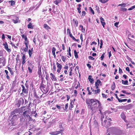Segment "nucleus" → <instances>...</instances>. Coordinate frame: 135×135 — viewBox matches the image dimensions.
<instances>
[{
    "instance_id": "f257e3e1",
    "label": "nucleus",
    "mask_w": 135,
    "mask_h": 135,
    "mask_svg": "<svg viewBox=\"0 0 135 135\" xmlns=\"http://www.w3.org/2000/svg\"><path fill=\"white\" fill-rule=\"evenodd\" d=\"M86 104L88 108L93 111L98 108L100 110L101 104L99 101L96 99H90L86 100Z\"/></svg>"
},
{
    "instance_id": "f03ea898",
    "label": "nucleus",
    "mask_w": 135,
    "mask_h": 135,
    "mask_svg": "<svg viewBox=\"0 0 135 135\" xmlns=\"http://www.w3.org/2000/svg\"><path fill=\"white\" fill-rule=\"evenodd\" d=\"M104 116H102V124L103 126H105V127H108L110 124L111 123L110 122L111 121V119L110 118H108L105 120H104L103 122V118H104Z\"/></svg>"
},
{
    "instance_id": "7ed1b4c3",
    "label": "nucleus",
    "mask_w": 135,
    "mask_h": 135,
    "mask_svg": "<svg viewBox=\"0 0 135 135\" xmlns=\"http://www.w3.org/2000/svg\"><path fill=\"white\" fill-rule=\"evenodd\" d=\"M18 118V116L16 115H14L11 121L12 125L15 126L16 124V121Z\"/></svg>"
},
{
    "instance_id": "20e7f679",
    "label": "nucleus",
    "mask_w": 135,
    "mask_h": 135,
    "mask_svg": "<svg viewBox=\"0 0 135 135\" xmlns=\"http://www.w3.org/2000/svg\"><path fill=\"white\" fill-rule=\"evenodd\" d=\"M112 130V132L114 134L120 135L121 134V131L117 129L114 127H113L111 129Z\"/></svg>"
},
{
    "instance_id": "39448f33",
    "label": "nucleus",
    "mask_w": 135,
    "mask_h": 135,
    "mask_svg": "<svg viewBox=\"0 0 135 135\" xmlns=\"http://www.w3.org/2000/svg\"><path fill=\"white\" fill-rule=\"evenodd\" d=\"M12 21L15 23H16L18 22L19 21V20L18 18L16 16L13 15L11 17Z\"/></svg>"
},
{
    "instance_id": "423d86ee",
    "label": "nucleus",
    "mask_w": 135,
    "mask_h": 135,
    "mask_svg": "<svg viewBox=\"0 0 135 135\" xmlns=\"http://www.w3.org/2000/svg\"><path fill=\"white\" fill-rule=\"evenodd\" d=\"M64 130L63 129H60L59 131H55L54 132H50L49 133V134L51 135H56L60 133H61V132L63 131Z\"/></svg>"
},
{
    "instance_id": "0eeeda50",
    "label": "nucleus",
    "mask_w": 135,
    "mask_h": 135,
    "mask_svg": "<svg viewBox=\"0 0 135 135\" xmlns=\"http://www.w3.org/2000/svg\"><path fill=\"white\" fill-rule=\"evenodd\" d=\"M56 65L57 68V72L59 73H60V71L61 70L62 68V66L60 64L57 62H56Z\"/></svg>"
},
{
    "instance_id": "6e6552de",
    "label": "nucleus",
    "mask_w": 135,
    "mask_h": 135,
    "mask_svg": "<svg viewBox=\"0 0 135 135\" xmlns=\"http://www.w3.org/2000/svg\"><path fill=\"white\" fill-rule=\"evenodd\" d=\"M3 45L4 46L5 49L8 51V52H11V50L8 48V46L7 45L6 42L3 44Z\"/></svg>"
},
{
    "instance_id": "1a4fd4ad",
    "label": "nucleus",
    "mask_w": 135,
    "mask_h": 135,
    "mask_svg": "<svg viewBox=\"0 0 135 135\" xmlns=\"http://www.w3.org/2000/svg\"><path fill=\"white\" fill-rule=\"evenodd\" d=\"M91 90H92V91L93 92V93L94 94H99V93L100 91V89H97V90H94V89H93L92 88H91Z\"/></svg>"
},
{
    "instance_id": "9d476101",
    "label": "nucleus",
    "mask_w": 135,
    "mask_h": 135,
    "mask_svg": "<svg viewBox=\"0 0 135 135\" xmlns=\"http://www.w3.org/2000/svg\"><path fill=\"white\" fill-rule=\"evenodd\" d=\"M101 82L100 81V80H98L95 83V88L96 89H98V86H99L100 85H101Z\"/></svg>"
},
{
    "instance_id": "9b49d317",
    "label": "nucleus",
    "mask_w": 135,
    "mask_h": 135,
    "mask_svg": "<svg viewBox=\"0 0 135 135\" xmlns=\"http://www.w3.org/2000/svg\"><path fill=\"white\" fill-rule=\"evenodd\" d=\"M50 75L52 76L51 79L52 80H54L56 81H57V79L55 76L52 73H51L50 74Z\"/></svg>"
},
{
    "instance_id": "f8f14e48",
    "label": "nucleus",
    "mask_w": 135,
    "mask_h": 135,
    "mask_svg": "<svg viewBox=\"0 0 135 135\" xmlns=\"http://www.w3.org/2000/svg\"><path fill=\"white\" fill-rule=\"evenodd\" d=\"M26 59V56L24 54H23L22 57V64L23 65L26 62L25 60Z\"/></svg>"
},
{
    "instance_id": "ddd939ff",
    "label": "nucleus",
    "mask_w": 135,
    "mask_h": 135,
    "mask_svg": "<svg viewBox=\"0 0 135 135\" xmlns=\"http://www.w3.org/2000/svg\"><path fill=\"white\" fill-rule=\"evenodd\" d=\"M100 20L102 24V25L103 26V27H104V25L105 24V22H103L104 21V19L102 17H101L100 18Z\"/></svg>"
},
{
    "instance_id": "4468645a",
    "label": "nucleus",
    "mask_w": 135,
    "mask_h": 135,
    "mask_svg": "<svg viewBox=\"0 0 135 135\" xmlns=\"http://www.w3.org/2000/svg\"><path fill=\"white\" fill-rule=\"evenodd\" d=\"M56 51V49L55 47H53L52 49V54L54 56V58H56V56L55 54V51Z\"/></svg>"
},
{
    "instance_id": "2eb2a0df",
    "label": "nucleus",
    "mask_w": 135,
    "mask_h": 135,
    "mask_svg": "<svg viewBox=\"0 0 135 135\" xmlns=\"http://www.w3.org/2000/svg\"><path fill=\"white\" fill-rule=\"evenodd\" d=\"M28 67H30L32 68H33L34 67L32 65L33 63L31 60H29L28 61Z\"/></svg>"
},
{
    "instance_id": "dca6fc26",
    "label": "nucleus",
    "mask_w": 135,
    "mask_h": 135,
    "mask_svg": "<svg viewBox=\"0 0 135 135\" xmlns=\"http://www.w3.org/2000/svg\"><path fill=\"white\" fill-rule=\"evenodd\" d=\"M79 29L80 30H81L82 32L84 33L85 32V29L83 28V26L82 25H81L79 26Z\"/></svg>"
},
{
    "instance_id": "f3484780",
    "label": "nucleus",
    "mask_w": 135,
    "mask_h": 135,
    "mask_svg": "<svg viewBox=\"0 0 135 135\" xmlns=\"http://www.w3.org/2000/svg\"><path fill=\"white\" fill-rule=\"evenodd\" d=\"M22 88V91L23 93H27V91L25 89V87L23 85H21Z\"/></svg>"
},
{
    "instance_id": "a211bd4d",
    "label": "nucleus",
    "mask_w": 135,
    "mask_h": 135,
    "mask_svg": "<svg viewBox=\"0 0 135 135\" xmlns=\"http://www.w3.org/2000/svg\"><path fill=\"white\" fill-rule=\"evenodd\" d=\"M121 117L122 119L125 121L126 119V116L124 113H122L121 114Z\"/></svg>"
},
{
    "instance_id": "6ab92c4d",
    "label": "nucleus",
    "mask_w": 135,
    "mask_h": 135,
    "mask_svg": "<svg viewBox=\"0 0 135 135\" xmlns=\"http://www.w3.org/2000/svg\"><path fill=\"white\" fill-rule=\"evenodd\" d=\"M44 27L47 30H49L50 29V28L46 24H44Z\"/></svg>"
},
{
    "instance_id": "aec40b11",
    "label": "nucleus",
    "mask_w": 135,
    "mask_h": 135,
    "mask_svg": "<svg viewBox=\"0 0 135 135\" xmlns=\"http://www.w3.org/2000/svg\"><path fill=\"white\" fill-rule=\"evenodd\" d=\"M61 0H56L54 1V3L56 5H58V4L61 2Z\"/></svg>"
},
{
    "instance_id": "412c9836",
    "label": "nucleus",
    "mask_w": 135,
    "mask_h": 135,
    "mask_svg": "<svg viewBox=\"0 0 135 135\" xmlns=\"http://www.w3.org/2000/svg\"><path fill=\"white\" fill-rule=\"evenodd\" d=\"M3 59V61L2 62H1L2 63L3 66H4L5 65V64H6V61H5V59L3 57L1 58H0V61H1L2 59V60Z\"/></svg>"
},
{
    "instance_id": "4be33fe9",
    "label": "nucleus",
    "mask_w": 135,
    "mask_h": 135,
    "mask_svg": "<svg viewBox=\"0 0 135 135\" xmlns=\"http://www.w3.org/2000/svg\"><path fill=\"white\" fill-rule=\"evenodd\" d=\"M27 27L28 28H33V26L32 25V24L31 23H30L28 25Z\"/></svg>"
},
{
    "instance_id": "5701e85b",
    "label": "nucleus",
    "mask_w": 135,
    "mask_h": 135,
    "mask_svg": "<svg viewBox=\"0 0 135 135\" xmlns=\"http://www.w3.org/2000/svg\"><path fill=\"white\" fill-rule=\"evenodd\" d=\"M61 59L64 62H65L66 60V57L64 56H61Z\"/></svg>"
},
{
    "instance_id": "b1692460",
    "label": "nucleus",
    "mask_w": 135,
    "mask_h": 135,
    "mask_svg": "<svg viewBox=\"0 0 135 135\" xmlns=\"http://www.w3.org/2000/svg\"><path fill=\"white\" fill-rule=\"evenodd\" d=\"M28 112L27 111H25L23 114V116H24L25 117H28L29 116V115L28 114H27V113Z\"/></svg>"
},
{
    "instance_id": "393cba45",
    "label": "nucleus",
    "mask_w": 135,
    "mask_h": 135,
    "mask_svg": "<svg viewBox=\"0 0 135 135\" xmlns=\"http://www.w3.org/2000/svg\"><path fill=\"white\" fill-rule=\"evenodd\" d=\"M91 78L92 76H91L90 75L89 76L88 79L89 80V81L91 83H92V82L94 81L93 79Z\"/></svg>"
},
{
    "instance_id": "a878e982",
    "label": "nucleus",
    "mask_w": 135,
    "mask_h": 135,
    "mask_svg": "<svg viewBox=\"0 0 135 135\" xmlns=\"http://www.w3.org/2000/svg\"><path fill=\"white\" fill-rule=\"evenodd\" d=\"M74 104V102H71L70 103V107L69 108V109L71 110V108L73 107V104Z\"/></svg>"
},
{
    "instance_id": "bb28decb",
    "label": "nucleus",
    "mask_w": 135,
    "mask_h": 135,
    "mask_svg": "<svg viewBox=\"0 0 135 135\" xmlns=\"http://www.w3.org/2000/svg\"><path fill=\"white\" fill-rule=\"evenodd\" d=\"M118 6H120L122 7H124L127 6V4L125 3H123L122 4H119Z\"/></svg>"
},
{
    "instance_id": "cd10ccee",
    "label": "nucleus",
    "mask_w": 135,
    "mask_h": 135,
    "mask_svg": "<svg viewBox=\"0 0 135 135\" xmlns=\"http://www.w3.org/2000/svg\"><path fill=\"white\" fill-rule=\"evenodd\" d=\"M122 83L124 85H128V81L127 80H126L125 81H124L123 80H122Z\"/></svg>"
},
{
    "instance_id": "c85d7f7f",
    "label": "nucleus",
    "mask_w": 135,
    "mask_h": 135,
    "mask_svg": "<svg viewBox=\"0 0 135 135\" xmlns=\"http://www.w3.org/2000/svg\"><path fill=\"white\" fill-rule=\"evenodd\" d=\"M74 53L75 58L76 59L78 58V55L76 51L75 50H74Z\"/></svg>"
},
{
    "instance_id": "c756f323",
    "label": "nucleus",
    "mask_w": 135,
    "mask_h": 135,
    "mask_svg": "<svg viewBox=\"0 0 135 135\" xmlns=\"http://www.w3.org/2000/svg\"><path fill=\"white\" fill-rule=\"evenodd\" d=\"M109 0H99L100 2L102 3H104L107 2Z\"/></svg>"
},
{
    "instance_id": "7c9ffc66",
    "label": "nucleus",
    "mask_w": 135,
    "mask_h": 135,
    "mask_svg": "<svg viewBox=\"0 0 135 135\" xmlns=\"http://www.w3.org/2000/svg\"><path fill=\"white\" fill-rule=\"evenodd\" d=\"M9 3H10L11 5L12 6H13L15 4V2L13 1H9Z\"/></svg>"
},
{
    "instance_id": "2f4dec72",
    "label": "nucleus",
    "mask_w": 135,
    "mask_h": 135,
    "mask_svg": "<svg viewBox=\"0 0 135 135\" xmlns=\"http://www.w3.org/2000/svg\"><path fill=\"white\" fill-rule=\"evenodd\" d=\"M127 99H118V101L119 102H124L127 101Z\"/></svg>"
},
{
    "instance_id": "473e14b6",
    "label": "nucleus",
    "mask_w": 135,
    "mask_h": 135,
    "mask_svg": "<svg viewBox=\"0 0 135 135\" xmlns=\"http://www.w3.org/2000/svg\"><path fill=\"white\" fill-rule=\"evenodd\" d=\"M38 73L39 75H41L42 72H41V67L38 68Z\"/></svg>"
},
{
    "instance_id": "72a5a7b5",
    "label": "nucleus",
    "mask_w": 135,
    "mask_h": 135,
    "mask_svg": "<svg viewBox=\"0 0 135 135\" xmlns=\"http://www.w3.org/2000/svg\"><path fill=\"white\" fill-rule=\"evenodd\" d=\"M115 88V84L114 82L111 86V89L112 90H114Z\"/></svg>"
},
{
    "instance_id": "f704fd0d",
    "label": "nucleus",
    "mask_w": 135,
    "mask_h": 135,
    "mask_svg": "<svg viewBox=\"0 0 135 135\" xmlns=\"http://www.w3.org/2000/svg\"><path fill=\"white\" fill-rule=\"evenodd\" d=\"M41 88L44 90V92L46 93L48 92V90L47 88L43 87H42Z\"/></svg>"
},
{
    "instance_id": "c9c22d12",
    "label": "nucleus",
    "mask_w": 135,
    "mask_h": 135,
    "mask_svg": "<svg viewBox=\"0 0 135 135\" xmlns=\"http://www.w3.org/2000/svg\"><path fill=\"white\" fill-rule=\"evenodd\" d=\"M73 21L74 22L75 24L76 25V26L77 27L78 25V21L77 20H75V19H73Z\"/></svg>"
},
{
    "instance_id": "e433bc0d",
    "label": "nucleus",
    "mask_w": 135,
    "mask_h": 135,
    "mask_svg": "<svg viewBox=\"0 0 135 135\" xmlns=\"http://www.w3.org/2000/svg\"><path fill=\"white\" fill-rule=\"evenodd\" d=\"M87 90L88 92V94H91L92 93V92L90 91L91 90L90 89V88L89 87H88L87 88Z\"/></svg>"
},
{
    "instance_id": "4c0bfd02",
    "label": "nucleus",
    "mask_w": 135,
    "mask_h": 135,
    "mask_svg": "<svg viewBox=\"0 0 135 135\" xmlns=\"http://www.w3.org/2000/svg\"><path fill=\"white\" fill-rule=\"evenodd\" d=\"M89 9L90 11L91 12V13L93 14L94 15V12L93 10L92 9V8L91 7H89Z\"/></svg>"
},
{
    "instance_id": "58836bf2",
    "label": "nucleus",
    "mask_w": 135,
    "mask_h": 135,
    "mask_svg": "<svg viewBox=\"0 0 135 135\" xmlns=\"http://www.w3.org/2000/svg\"><path fill=\"white\" fill-rule=\"evenodd\" d=\"M134 8H135V6L134 5L131 7L130 8H129L128 10V11H130Z\"/></svg>"
},
{
    "instance_id": "ea45409f",
    "label": "nucleus",
    "mask_w": 135,
    "mask_h": 135,
    "mask_svg": "<svg viewBox=\"0 0 135 135\" xmlns=\"http://www.w3.org/2000/svg\"><path fill=\"white\" fill-rule=\"evenodd\" d=\"M33 68L28 67V70L29 71V72L30 73H32V69Z\"/></svg>"
},
{
    "instance_id": "a19ab883",
    "label": "nucleus",
    "mask_w": 135,
    "mask_h": 135,
    "mask_svg": "<svg viewBox=\"0 0 135 135\" xmlns=\"http://www.w3.org/2000/svg\"><path fill=\"white\" fill-rule=\"evenodd\" d=\"M68 103H67L66 104L65 108L64 109V110H66L68 109Z\"/></svg>"
},
{
    "instance_id": "79ce46f5",
    "label": "nucleus",
    "mask_w": 135,
    "mask_h": 135,
    "mask_svg": "<svg viewBox=\"0 0 135 135\" xmlns=\"http://www.w3.org/2000/svg\"><path fill=\"white\" fill-rule=\"evenodd\" d=\"M122 92L126 94L127 95H130V93L127 92L125 90H122Z\"/></svg>"
},
{
    "instance_id": "37998d69",
    "label": "nucleus",
    "mask_w": 135,
    "mask_h": 135,
    "mask_svg": "<svg viewBox=\"0 0 135 135\" xmlns=\"http://www.w3.org/2000/svg\"><path fill=\"white\" fill-rule=\"evenodd\" d=\"M28 53L30 57H31L32 56V51L29 50L28 51Z\"/></svg>"
},
{
    "instance_id": "c03bdc74",
    "label": "nucleus",
    "mask_w": 135,
    "mask_h": 135,
    "mask_svg": "<svg viewBox=\"0 0 135 135\" xmlns=\"http://www.w3.org/2000/svg\"><path fill=\"white\" fill-rule=\"evenodd\" d=\"M8 70L12 74L13 73V71L12 70V69L9 67H8Z\"/></svg>"
},
{
    "instance_id": "a18cd8bd",
    "label": "nucleus",
    "mask_w": 135,
    "mask_h": 135,
    "mask_svg": "<svg viewBox=\"0 0 135 135\" xmlns=\"http://www.w3.org/2000/svg\"><path fill=\"white\" fill-rule=\"evenodd\" d=\"M77 91L76 90H74V96L75 97L77 96Z\"/></svg>"
},
{
    "instance_id": "49530a36",
    "label": "nucleus",
    "mask_w": 135,
    "mask_h": 135,
    "mask_svg": "<svg viewBox=\"0 0 135 135\" xmlns=\"http://www.w3.org/2000/svg\"><path fill=\"white\" fill-rule=\"evenodd\" d=\"M56 70V67L55 65L54 64L53 66V72L55 71Z\"/></svg>"
},
{
    "instance_id": "de8ad7c7",
    "label": "nucleus",
    "mask_w": 135,
    "mask_h": 135,
    "mask_svg": "<svg viewBox=\"0 0 135 135\" xmlns=\"http://www.w3.org/2000/svg\"><path fill=\"white\" fill-rule=\"evenodd\" d=\"M119 22H115L114 23V25L115 26H116L117 27H118V25L119 24Z\"/></svg>"
},
{
    "instance_id": "09e8293b",
    "label": "nucleus",
    "mask_w": 135,
    "mask_h": 135,
    "mask_svg": "<svg viewBox=\"0 0 135 135\" xmlns=\"http://www.w3.org/2000/svg\"><path fill=\"white\" fill-rule=\"evenodd\" d=\"M89 59L91 60H93L94 59V58L91 56H89Z\"/></svg>"
},
{
    "instance_id": "8fccbe9b",
    "label": "nucleus",
    "mask_w": 135,
    "mask_h": 135,
    "mask_svg": "<svg viewBox=\"0 0 135 135\" xmlns=\"http://www.w3.org/2000/svg\"><path fill=\"white\" fill-rule=\"evenodd\" d=\"M80 38L82 42L83 41V35L82 34L80 35Z\"/></svg>"
},
{
    "instance_id": "3c124183",
    "label": "nucleus",
    "mask_w": 135,
    "mask_h": 135,
    "mask_svg": "<svg viewBox=\"0 0 135 135\" xmlns=\"http://www.w3.org/2000/svg\"><path fill=\"white\" fill-rule=\"evenodd\" d=\"M104 54H102L101 56L100 57L101 59V60H103L104 58Z\"/></svg>"
},
{
    "instance_id": "603ef678",
    "label": "nucleus",
    "mask_w": 135,
    "mask_h": 135,
    "mask_svg": "<svg viewBox=\"0 0 135 135\" xmlns=\"http://www.w3.org/2000/svg\"><path fill=\"white\" fill-rule=\"evenodd\" d=\"M102 96L103 98H106L107 97V95H105L104 94L102 93Z\"/></svg>"
},
{
    "instance_id": "864d4df0",
    "label": "nucleus",
    "mask_w": 135,
    "mask_h": 135,
    "mask_svg": "<svg viewBox=\"0 0 135 135\" xmlns=\"http://www.w3.org/2000/svg\"><path fill=\"white\" fill-rule=\"evenodd\" d=\"M86 12L85 11H83L82 12V15L84 16L85 15Z\"/></svg>"
},
{
    "instance_id": "5fc2aeb1",
    "label": "nucleus",
    "mask_w": 135,
    "mask_h": 135,
    "mask_svg": "<svg viewBox=\"0 0 135 135\" xmlns=\"http://www.w3.org/2000/svg\"><path fill=\"white\" fill-rule=\"evenodd\" d=\"M87 66L88 67L89 69H90L91 68V66L89 64H87Z\"/></svg>"
},
{
    "instance_id": "6e6d98bb",
    "label": "nucleus",
    "mask_w": 135,
    "mask_h": 135,
    "mask_svg": "<svg viewBox=\"0 0 135 135\" xmlns=\"http://www.w3.org/2000/svg\"><path fill=\"white\" fill-rule=\"evenodd\" d=\"M28 47H26L24 48V50L25 51H27L28 50Z\"/></svg>"
},
{
    "instance_id": "4d7b16f0",
    "label": "nucleus",
    "mask_w": 135,
    "mask_h": 135,
    "mask_svg": "<svg viewBox=\"0 0 135 135\" xmlns=\"http://www.w3.org/2000/svg\"><path fill=\"white\" fill-rule=\"evenodd\" d=\"M122 73V70L119 68V73L121 74V73Z\"/></svg>"
},
{
    "instance_id": "13d9d810",
    "label": "nucleus",
    "mask_w": 135,
    "mask_h": 135,
    "mask_svg": "<svg viewBox=\"0 0 135 135\" xmlns=\"http://www.w3.org/2000/svg\"><path fill=\"white\" fill-rule=\"evenodd\" d=\"M6 35L8 37V38L10 39V40H11V36H10V35Z\"/></svg>"
},
{
    "instance_id": "bf43d9fd",
    "label": "nucleus",
    "mask_w": 135,
    "mask_h": 135,
    "mask_svg": "<svg viewBox=\"0 0 135 135\" xmlns=\"http://www.w3.org/2000/svg\"><path fill=\"white\" fill-rule=\"evenodd\" d=\"M68 66H65L64 68L66 70H68Z\"/></svg>"
},
{
    "instance_id": "052dcab7",
    "label": "nucleus",
    "mask_w": 135,
    "mask_h": 135,
    "mask_svg": "<svg viewBox=\"0 0 135 135\" xmlns=\"http://www.w3.org/2000/svg\"><path fill=\"white\" fill-rule=\"evenodd\" d=\"M109 55H108V56L109 58L110 57L112 56V54L111 53V51H110V52H109Z\"/></svg>"
},
{
    "instance_id": "680f3d73",
    "label": "nucleus",
    "mask_w": 135,
    "mask_h": 135,
    "mask_svg": "<svg viewBox=\"0 0 135 135\" xmlns=\"http://www.w3.org/2000/svg\"><path fill=\"white\" fill-rule=\"evenodd\" d=\"M22 37L24 39L27 37L26 36L24 35H22Z\"/></svg>"
},
{
    "instance_id": "e2e57ef3",
    "label": "nucleus",
    "mask_w": 135,
    "mask_h": 135,
    "mask_svg": "<svg viewBox=\"0 0 135 135\" xmlns=\"http://www.w3.org/2000/svg\"><path fill=\"white\" fill-rule=\"evenodd\" d=\"M67 32L69 34L71 33L70 30L69 28L67 29Z\"/></svg>"
},
{
    "instance_id": "0e129e2a",
    "label": "nucleus",
    "mask_w": 135,
    "mask_h": 135,
    "mask_svg": "<svg viewBox=\"0 0 135 135\" xmlns=\"http://www.w3.org/2000/svg\"><path fill=\"white\" fill-rule=\"evenodd\" d=\"M126 70L127 71H128L129 72L130 71L129 68L128 67H127L126 68Z\"/></svg>"
},
{
    "instance_id": "69168bd1",
    "label": "nucleus",
    "mask_w": 135,
    "mask_h": 135,
    "mask_svg": "<svg viewBox=\"0 0 135 135\" xmlns=\"http://www.w3.org/2000/svg\"><path fill=\"white\" fill-rule=\"evenodd\" d=\"M121 9L124 11H126L127 10V9L125 8H122Z\"/></svg>"
},
{
    "instance_id": "338daca9",
    "label": "nucleus",
    "mask_w": 135,
    "mask_h": 135,
    "mask_svg": "<svg viewBox=\"0 0 135 135\" xmlns=\"http://www.w3.org/2000/svg\"><path fill=\"white\" fill-rule=\"evenodd\" d=\"M5 38V35L4 34H3L2 35V38L3 39H4Z\"/></svg>"
},
{
    "instance_id": "774afa93",
    "label": "nucleus",
    "mask_w": 135,
    "mask_h": 135,
    "mask_svg": "<svg viewBox=\"0 0 135 135\" xmlns=\"http://www.w3.org/2000/svg\"><path fill=\"white\" fill-rule=\"evenodd\" d=\"M56 107L59 109H60L61 108V107L60 105H57Z\"/></svg>"
}]
</instances>
